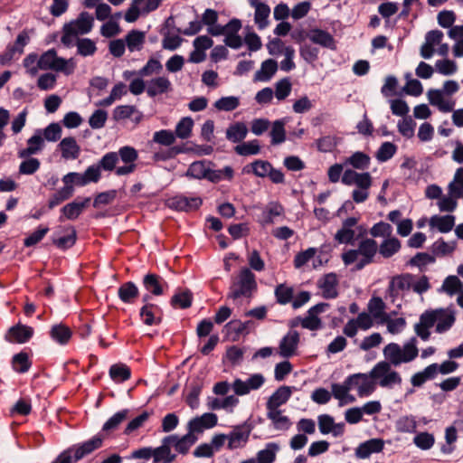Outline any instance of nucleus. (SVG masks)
Masks as SVG:
<instances>
[{
  "instance_id": "nucleus-22",
  "label": "nucleus",
  "mask_w": 463,
  "mask_h": 463,
  "mask_svg": "<svg viewBox=\"0 0 463 463\" xmlns=\"http://www.w3.org/2000/svg\"><path fill=\"white\" fill-rule=\"evenodd\" d=\"M427 95L430 104L437 107L439 111L444 113L453 111L455 101L446 98L440 90H430Z\"/></svg>"
},
{
  "instance_id": "nucleus-50",
  "label": "nucleus",
  "mask_w": 463,
  "mask_h": 463,
  "mask_svg": "<svg viewBox=\"0 0 463 463\" xmlns=\"http://www.w3.org/2000/svg\"><path fill=\"white\" fill-rule=\"evenodd\" d=\"M146 35L143 32L132 30L126 35L125 43L128 51H140L145 43Z\"/></svg>"
},
{
  "instance_id": "nucleus-51",
  "label": "nucleus",
  "mask_w": 463,
  "mask_h": 463,
  "mask_svg": "<svg viewBox=\"0 0 463 463\" xmlns=\"http://www.w3.org/2000/svg\"><path fill=\"white\" fill-rule=\"evenodd\" d=\"M193 294L189 289L175 292L171 298V306L175 308L185 309L192 306Z\"/></svg>"
},
{
  "instance_id": "nucleus-63",
  "label": "nucleus",
  "mask_w": 463,
  "mask_h": 463,
  "mask_svg": "<svg viewBox=\"0 0 463 463\" xmlns=\"http://www.w3.org/2000/svg\"><path fill=\"white\" fill-rule=\"evenodd\" d=\"M448 190L450 195L463 196V167L456 170L453 180L449 184Z\"/></svg>"
},
{
  "instance_id": "nucleus-19",
  "label": "nucleus",
  "mask_w": 463,
  "mask_h": 463,
  "mask_svg": "<svg viewBox=\"0 0 463 463\" xmlns=\"http://www.w3.org/2000/svg\"><path fill=\"white\" fill-rule=\"evenodd\" d=\"M250 430L245 426H236L229 434H227L229 449L242 448L249 440Z\"/></svg>"
},
{
  "instance_id": "nucleus-3",
  "label": "nucleus",
  "mask_w": 463,
  "mask_h": 463,
  "mask_svg": "<svg viewBox=\"0 0 463 463\" xmlns=\"http://www.w3.org/2000/svg\"><path fill=\"white\" fill-rule=\"evenodd\" d=\"M378 253V243L373 238H361L357 249H351L342 253L341 258L345 266L355 263V269L361 270L373 263Z\"/></svg>"
},
{
  "instance_id": "nucleus-57",
  "label": "nucleus",
  "mask_w": 463,
  "mask_h": 463,
  "mask_svg": "<svg viewBox=\"0 0 463 463\" xmlns=\"http://www.w3.org/2000/svg\"><path fill=\"white\" fill-rule=\"evenodd\" d=\"M411 286V275H401L394 277L389 285L392 295H397L400 291L408 290Z\"/></svg>"
},
{
  "instance_id": "nucleus-21",
  "label": "nucleus",
  "mask_w": 463,
  "mask_h": 463,
  "mask_svg": "<svg viewBox=\"0 0 463 463\" xmlns=\"http://www.w3.org/2000/svg\"><path fill=\"white\" fill-rule=\"evenodd\" d=\"M307 38L313 43L320 45L323 48L330 50L336 48L333 35L325 30L318 28L311 29L307 33Z\"/></svg>"
},
{
  "instance_id": "nucleus-40",
  "label": "nucleus",
  "mask_w": 463,
  "mask_h": 463,
  "mask_svg": "<svg viewBox=\"0 0 463 463\" xmlns=\"http://www.w3.org/2000/svg\"><path fill=\"white\" fill-rule=\"evenodd\" d=\"M430 228L437 229L442 233L450 232L455 225L454 215H433L429 221Z\"/></svg>"
},
{
  "instance_id": "nucleus-17",
  "label": "nucleus",
  "mask_w": 463,
  "mask_h": 463,
  "mask_svg": "<svg viewBox=\"0 0 463 463\" xmlns=\"http://www.w3.org/2000/svg\"><path fill=\"white\" fill-rule=\"evenodd\" d=\"M218 417L212 412L203 413L201 416L193 418L188 421L187 430L193 435L198 436L203 433L205 430H209L217 425Z\"/></svg>"
},
{
  "instance_id": "nucleus-47",
  "label": "nucleus",
  "mask_w": 463,
  "mask_h": 463,
  "mask_svg": "<svg viewBox=\"0 0 463 463\" xmlns=\"http://www.w3.org/2000/svg\"><path fill=\"white\" fill-rule=\"evenodd\" d=\"M344 165H351L354 169L364 171L371 165V157L367 154L358 151L347 157Z\"/></svg>"
},
{
  "instance_id": "nucleus-26",
  "label": "nucleus",
  "mask_w": 463,
  "mask_h": 463,
  "mask_svg": "<svg viewBox=\"0 0 463 463\" xmlns=\"http://www.w3.org/2000/svg\"><path fill=\"white\" fill-rule=\"evenodd\" d=\"M299 343V335L297 331H289L279 343V354L288 358L296 354Z\"/></svg>"
},
{
  "instance_id": "nucleus-34",
  "label": "nucleus",
  "mask_w": 463,
  "mask_h": 463,
  "mask_svg": "<svg viewBox=\"0 0 463 463\" xmlns=\"http://www.w3.org/2000/svg\"><path fill=\"white\" fill-rule=\"evenodd\" d=\"M118 163V155L117 152L106 153L98 163L90 165L95 169H98L99 181L101 178V171L113 172L116 174L117 166Z\"/></svg>"
},
{
  "instance_id": "nucleus-32",
  "label": "nucleus",
  "mask_w": 463,
  "mask_h": 463,
  "mask_svg": "<svg viewBox=\"0 0 463 463\" xmlns=\"http://www.w3.org/2000/svg\"><path fill=\"white\" fill-rule=\"evenodd\" d=\"M384 442L381 439H371L361 443L355 449V456L359 458H367L373 453H379L383 449Z\"/></svg>"
},
{
  "instance_id": "nucleus-1",
  "label": "nucleus",
  "mask_w": 463,
  "mask_h": 463,
  "mask_svg": "<svg viewBox=\"0 0 463 463\" xmlns=\"http://www.w3.org/2000/svg\"><path fill=\"white\" fill-rule=\"evenodd\" d=\"M385 360L378 362L371 370L375 385L385 389H393L402 383V375L392 367L413 361L419 354L416 337H411L402 346L390 343L383 350Z\"/></svg>"
},
{
  "instance_id": "nucleus-54",
  "label": "nucleus",
  "mask_w": 463,
  "mask_h": 463,
  "mask_svg": "<svg viewBox=\"0 0 463 463\" xmlns=\"http://www.w3.org/2000/svg\"><path fill=\"white\" fill-rule=\"evenodd\" d=\"M241 27V24L240 20L238 19H232L226 25L224 26H216L213 28H207L208 33L213 36H218V35H228V33H235L240 31Z\"/></svg>"
},
{
  "instance_id": "nucleus-56",
  "label": "nucleus",
  "mask_w": 463,
  "mask_h": 463,
  "mask_svg": "<svg viewBox=\"0 0 463 463\" xmlns=\"http://www.w3.org/2000/svg\"><path fill=\"white\" fill-rule=\"evenodd\" d=\"M279 447L274 442H269L264 449L260 450L256 456L257 463H273L276 459Z\"/></svg>"
},
{
  "instance_id": "nucleus-13",
  "label": "nucleus",
  "mask_w": 463,
  "mask_h": 463,
  "mask_svg": "<svg viewBox=\"0 0 463 463\" xmlns=\"http://www.w3.org/2000/svg\"><path fill=\"white\" fill-rule=\"evenodd\" d=\"M265 381V377L261 373H253L247 380L236 378L232 383V389L236 395L243 396L260 389Z\"/></svg>"
},
{
  "instance_id": "nucleus-10",
  "label": "nucleus",
  "mask_w": 463,
  "mask_h": 463,
  "mask_svg": "<svg viewBox=\"0 0 463 463\" xmlns=\"http://www.w3.org/2000/svg\"><path fill=\"white\" fill-rule=\"evenodd\" d=\"M328 303H318L311 307L306 313L305 317L298 318V325L302 328L310 331H318L324 328V323L319 315L326 312L329 308Z\"/></svg>"
},
{
  "instance_id": "nucleus-28",
  "label": "nucleus",
  "mask_w": 463,
  "mask_h": 463,
  "mask_svg": "<svg viewBox=\"0 0 463 463\" xmlns=\"http://www.w3.org/2000/svg\"><path fill=\"white\" fill-rule=\"evenodd\" d=\"M44 147V138L42 137V131L37 130L27 140V146L18 152L20 158H27L33 155H36L41 152Z\"/></svg>"
},
{
  "instance_id": "nucleus-39",
  "label": "nucleus",
  "mask_w": 463,
  "mask_h": 463,
  "mask_svg": "<svg viewBox=\"0 0 463 463\" xmlns=\"http://www.w3.org/2000/svg\"><path fill=\"white\" fill-rule=\"evenodd\" d=\"M250 6L254 7V22L259 30L268 27L269 22L270 8L265 3H251Z\"/></svg>"
},
{
  "instance_id": "nucleus-31",
  "label": "nucleus",
  "mask_w": 463,
  "mask_h": 463,
  "mask_svg": "<svg viewBox=\"0 0 463 463\" xmlns=\"http://www.w3.org/2000/svg\"><path fill=\"white\" fill-rule=\"evenodd\" d=\"M143 285L146 290L154 296H161L167 288V283L156 274H147L143 279Z\"/></svg>"
},
{
  "instance_id": "nucleus-16",
  "label": "nucleus",
  "mask_w": 463,
  "mask_h": 463,
  "mask_svg": "<svg viewBox=\"0 0 463 463\" xmlns=\"http://www.w3.org/2000/svg\"><path fill=\"white\" fill-rule=\"evenodd\" d=\"M77 240V232L73 226H59L54 232L52 241L61 250L71 248Z\"/></svg>"
},
{
  "instance_id": "nucleus-48",
  "label": "nucleus",
  "mask_w": 463,
  "mask_h": 463,
  "mask_svg": "<svg viewBox=\"0 0 463 463\" xmlns=\"http://www.w3.org/2000/svg\"><path fill=\"white\" fill-rule=\"evenodd\" d=\"M139 290L137 287L131 281L123 283L118 291L120 300L127 304H133L138 297Z\"/></svg>"
},
{
  "instance_id": "nucleus-14",
  "label": "nucleus",
  "mask_w": 463,
  "mask_h": 463,
  "mask_svg": "<svg viewBox=\"0 0 463 463\" xmlns=\"http://www.w3.org/2000/svg\"><path fill=\"white\" fill-rule=\"evenodd\" d=\"M62 182L66 186L70 187H73V185L85 186L90 183H98V169L90 165L82 174L77 172L68 173L62 177Z\"/></svg>"
},
{
  "instance_id": "nucleus-35",
  "label": "nucleus",
  "mask_w": 463,
  "mask_h": 463,
  "mask_svg": "<svg viewBox=\"0 0 463 463\" xmlns=\"http://www.w3.org/2000/svg\"><path fill=\"white\" fill-rule=\"evenodd\" d=\"M103 443V437L100 434L93 436L90 439L80 444L74 445L76 458H83L96 449H99Z\"/></svg>"
},
{
  "instance_id": "nucleus-18",
  "label": "nucleus",
  "mask_w": 463,
  "mask_h": 463,
  "mask_svg": "<svg viewBox=\"0 0 463 463\" xmlns=\"http://www.w3.org/2000/svg\"><path fill=\"white\" fill-rule=\"evenodd\" d=\"M338 276L334 272L327 273L317 280V288L326 299H334L338 297Z\"/></svg>"
},
{
  "instance_id": "nucleus-4",
  "label": "nucleus",
  "mask_w": 463,
  "mask_h": 463,
  "mask_svg": "<svg viewBox=\"0 0 463 463\" xmlns=\"http://www.w3.org/2000/svg\"><path fill=\"white\" fill-rule=\"evenodd\" d=\"M342 183L345 185L356 186L352 192V199L356 203H362L369 197L373 177L369 172H356L354 169H346L343 173Z\"/></svg>"
},
{
  "instance_id": "nucleus-29",
  "label": "nucleus",
  "mask_w": 463,
  "mask_h": 463,
  "mask_svg": "<svg viewBox=\"0 0 463 463\" xmlns=\"http://www.w3.org/2000/svg\"><path fill=\"white\" fill-rule=\"evenodd\" d=\"M292 394V389L289 386L279 387L269 398L266 403L267 410H279V408L285 404Z\"/></svg>"
},
{
  "instance_id": "nucleus-59",
  "label": "nucleus",
  "mask_w": 463,
  "mask_h": 463,
  "mask_svg": "<svg viewBox=\"0 0 463 463\" xmlns=\"http://www.w3.org/2000/svg\"><path fill=\"white\" fill-rule=\"evenodd\" d=\"M267 417L277 430H288L291 425L288 417L282 415L280 410H267Z\"/></svg>"
},
{
  "instance_id": "nucleus-20",
  "label": "nucleus",
  "mask_w": 463,
  "mask_h": 463,
  "mask_svg": "<svg viewBox=\"0 0 463 463\" xmlns=\"http://www.w3.org/2000/svg\"><path fill=\"white\" fill-rule=\"evenodd\" d=\"M171 446L175 449L176 452L185 455L188 453L192 446L198 440V436L193 435L187 430V433L182 437L177 435L167 436Z\"/></svg>"
},
{
  "instance_id": "nucleus-27",
  "label": "nucleus",
  "mask_w": 463,
  "mask_h": 463,
  "mask_svg": "<svg viewBox=\"0 0 463 463\" xmlns=\"http://www.w3.org/2000/svg\"><path fill=\"white\" fill-rule=\"evenodd\" d=\"M171 90L172 83L165 76L153 78L147 82L146 93L151 98L167 93Z\"/></svg>"
},
{
  "instance_id": "nucleus-6",
  "label": "nucleus",
  "mask_w": 463,
  "mask_h": 463,
  "mask_svg": "<svg viewBox=\"0 0 463 463\" xmlns=\"http://www.w3.org/2000/svg\"><path fill=\"white\" fill-rule=\"evenodd\" d=\"M256 290L257 282L254 273L250 269L243 268L233 280L229 297L232 299L250 298Z\"/></svg>"
},
{
  "instance_id": "nucleus-53",
  "label": "nucleus",
  "mask_w": 463,
  "mask_h": 463,
  "mask_svg": "<svg viewBox=\"0 0 463 463\" xmlns=\"http://www.w3.org/2000/svg\"><path fill=\"white\" fill-rule=\"evenodd\" d=\"M239 404V399L235 395H229L222 399H213L209 406L212 410H225L232 412L233 409Z\"/></svg>"
},
{
  "instance_id": "nucleus-36",
  "label": "nucleus",
  "mask_w": 463,
  "mask_h": 463,
  "mask_svg": "<svg viewBox=\"0 0 463 463\" xmlns=\"http://www.w3.org/2000/svg\"><path fill=\"white\" fill-rule=\"evenodd\" d=\"M385 309L386 304L380 297H373L367 304V313L370 314L373 320H375L379 325L381 321L385 319L389 315Z\"/></svg>"
},
{
  "instance_id": "nucleus-24",
  "label": "nucleus",
  "mask_w": 463,
  "mask_h": 463,
  "mask_svg": "<svg viewBox=\"0 0 463 463\" xmlns=\"http://www.w3.org/2000/svg\"><path fill=\"white\" fill-rule=\"evenodd\" d=\"M33 335V327L18 324L8 330L5 337L11 343L24 344L28 342Z\"/></svg>"
},
{
  "instance_id": "nucleus-42",
  "label": "nucleus",
  "mask_w": 463,
  "mask_h": 463,
  "mask_svg": "<svg viewBox=\"0 0 463 463\" xmlns=\"http://www.w3.org/2000/svg\"><path fill=\"white\" fill-rule=\"evenodd\" d=\"M51 338L61 345H67L72 337L71 329L64 324H56L50 330Z\"/></svg>"
},
{
  "instance_id": "nucleus-52",
  "label": "nucleus",
  "mask_w": 463,
  "mask_h": 463,
  "mask_svg": "<svg viewBox=\"0 0 463 463\" xmlns=\"http://www.w3.org/2000/svg\"><path fill=\"white\" fill-rule=\"evenodd\" d=\"M109 376L115 383H124L130 378L131 370L124 364H115L109 368Z\"/></svg>"
},
{
  "instance_id": "nucleus-11",
  "label": "nucleus",
  "mask_w": 463,
  "mask_h": 463,
  "mask_svg": "<svg viewBox=\"0 0 463 463\" xmlns=\"http://www.w3.org/2000/svg\"><path fill=\"white\" fill-rule=\"evenodd\" d=\"M347 383L352 389H356L359 397H367L371 395L375 388V383L369 373H354L347 377Z\"/></svg>"
},
{
  "instance_id": "nucleus-38",
  "label": "nucleus",
  "mask_w": 463,
  "mask_h": 463,
  "mask_svg": "<svg viewBox=\"0 0 463 463\" xmlns=\"http://www.w3.org/2000/svg\"><path fill=\"white\" fill-rule=\"evenodd\" d=\"M352 390L350 384L347 383V378L345 382L340 383H333L331 386V394L339 401L340 405H345L349 402H354L355 398L349 395V392Z\"/></svg>"
},
{
  "instance_id": "nucleus-15",
  "label": "nucleus",
  "mask_w": 463,
  "mask_h": 463,
  "mask_svg": "<svg viewBox=\"0 0 463 463\" xmlns=\"http://www.w3.org/2000/svg\"><path fill=\"white\" fill-rule=\"evenodd\" d=\"M373 326V320L367 312H361L354 318L349 319L343 327V333L347 337L353 338L359 330L367 331Z\"/></svg>"
},
{
  "instance_id": "nucleus-25",
  "label": "nucleus",
  "mask_w": 463,
  "mask_h": 463,
  "mask_svg": "<svg viewBox=\"0 0 463 463\" xmlns=\"http://www.w3.org/2000/svg\"><path fill=\"white\" fill-rule=\"evenodd\" d=\"M213 163L208 160H200L192 163L186 173L185 176L193 179H209L211 166H213Z\"/></svg>"
},
{
  "instance_id": "nucleus-2",
  "label": "nucleus",
  "mask_w": 463,
  "mask_h": 463,
  "mask_svg": "<svg viewBox=\"0 0 463 463\" xmlns=\"http://www.w3.org/2000/svg\"><path fill=\"white\" fill-rule=\"evenodd\" d=\"M455 320V312L450 307L427 309L414 325V331L421 340L427 341L430 337L431 327L435 326V331L443 334L453 326Z\"/></svg>"
},
{
  "instance_id": "nucleus-33",
  "label": "nucleus",
  "mask_w": 463,
  "mask_h": 463,
  "mask_svg": "<svg viewBox=\"0 0 463 463\" xmlns=\"http://www.w3.org/2000/svg\"><path fill=\"white\" fill-rule=\"evenodd\" d=\"M169 439L167 436L165 437L161 446L153 449L154 463H172L175 459V455L171 452L172 446Z\"/></svg>"
},
{
  "instance_id": "nucleus-9",
  "label": "nucleus",
  "mask_w": 463,
  "mask_h": 463,
  "mask_svg": "<svg viewBox=\"0 0 463 463\" xmlns=\"http://www.w3.org/2000/svg\"><path fill=\"white\" fill-rule=\"evenodd\" d=\"M245 174H253L257 177H269L273 184H283L285 176L281 170L274 168L273 165L266 160L257 159L243 167Z\"/></svg>"
},
{
  "instance_id": "nucleus-37",
  "label": "nucleus",
  "mask_w": 463,
  "mask_h": 463,
  "mask_svg": "<svg viewBox=\"0 0 463 463\" xmlns=\"http://www.w3.org/2000/svg\"><path fill=\"white\" fill-rule=\"evenodd\" d=\"M401 248V241L394 236H391L383 239L378 245V253L384 259H390L398 253Z\"/></svg>"
},
{
  "instance_id": "nucleus-55",
  "label": "nucleus",
  "mask_w": 463,
  "mask_h": 463,
  "mask_svg": "<svg viewBox=\"0 0 463 463\" xmlns=\"http://www.w3.org/2000/svg\"><path fill=\"white\" fill-rule=\"evenodd\" d=\"M395 312L389 314L387 317L381 321L380 325H386L387 331L392 335H397L402 333L406 327L407 322L404 317L392 318V315H395Z\"/></svg>"
},
{
  "instance_id": "nucleus-5",
  "label": "nucleus",
  "mask_w": 463,
  "mask_h": 463,
  "mask_svg": "<svg viewBox=\"0 0 463 463\" xmlns=\"http://www.w3.org/2000/svg\"><path fill=\"white\" fill-rule=\"evenodd\" d=\"M359 221L360 215L344 219L334 240L339 244L354 245L355 241L364 238L367 234V230L364 225L359 224Z\"/></svg>"
},
{
  "instance_id": "nucleus-12",
  "label": "nucleus",
  "mask_w": 463,
  "mask_h": 463,
  "mask_svg": "<svg viewBox=\"0 0 463 463\" xmlns=\"http://www.w3.org/2000/svg\"><path fill=\"white\" fill-rule=\"evenodd\" d=\"M118 155V160L120 159L123 165H120L116 170V175L123 176L128 175L136 171L137 165L136 161L138 158L137 151L129 146H124L117 152Z\"/></svg>"
},
{
  "instance_id": "nucleus-62",
  "label": "nucleus",
  "mask_w": 463,
  "mask_h": 463,
  "mask_svg": "<svg viewBox=\"0 0 463 463\" xmlns=\"http://www.w3.org/2000/svg\"><path fill=\"white\" fill-rule=\"evenodd\" d=\"M398 432L412 433L415 432L417 428V420L413 415H405L400 417L395 423Z\"/></svg>"
},
{
  "instance_id": "nucleus-61",
  "label": "nucleus",
  "mask_w": 463,
  "mask_h": 463,
  "mask_svg": "<svg viewBox=\"0 0 463 463\" xmlns=\"http://www.w3.org/2000/svg\"><path fill=\"white\" fill-rule=\"evenodd\" d=\"M285 120L278 119L272 123L270 137L272 145H279L286 140Z\"/></svg>"
},
{
  "instance_id": "nucleus-7",
  "label": "nucleus",
  "mask_w": 463,
  "mask_h": 463,
  "mask_svg": "<svg viewBox=\"0 0 463 463\" xmlns=\"http://www.w3.org/2000/svg\"><path fill=\"white\" fill-rule=\"evenodd\" d=\"M39 66L43 71L51 70L69 76L74 72L76 62L73 58L59 57L55 49H50L40 55Z\"/></svg>"
},
{
  "instance_id": "nucleus-46",
  "label": "nucleus",
  "mask_w": 463,
  "mask_h": 463,
  "mask_svg": "<svg viewBox=\"0 0 463 463\" xmlns=\"http://www.w3.org/2000/svg\"><path fill=\"white\" fill-rule=\"evenodd\" d=\"M90 198H85L81 202L78 200L70 203L62 207L61 213L69 220H75L82 213V211L89 205Z\"/></svg>"
},
{
  "instance_id": "nucleus-58",
  "label": "nucleus",
  "mask_w": 463,
  "mask_h": 463,
  "mask_svg": "<svg viewBox=\"0 0 463 463\" xmlns=\"http://www.w3.org/2000/svg\"><path fill=\"white\" fill-rule=\"evenodd\" d=\"M233 177L234 170L230 165H226L222 169H213L211 167L208 181L213 184H217L222 181H232Z\"/></svg>"
},
{
  "instance_id": "nucleus-49",
  "label": "nucleus",
  "mask_w": 463,
  "mask_h": 463,
  "mask_svg": "<svg viewBox=\"0 0 463 463\" xmlns=\"http://www.w3.org/2000/svg\"><path fill=\"white\" fill-rule=\"evenodd\" d=\"M294 288L287 283H280L274 289L276 301L279 305L289 304L293 300Z\"/></svg>"
},
{
  "instance_id": "nucleus-23",
  "label": "nucleus",
  "mask_w": 463,
  "mask_h": 463,
  "mask_svg": "<svg viewBox=\"0 0 463 463\" xmlns=\"http://www.w3.org/2000/svg\"><path fill=\"white\" fill-rule=\"evenodd\" d=\"M203 201L200 197H187L184 195H176L169 199L170 207L178 211H194L198 209Z\"/></svg>"
},
{
  "instance_id": "nucleus-60",
  "label": "nucleus",
  "mask_w": 463,
  "mask_h": 463,
  "mask_svg": "<svg viewBox=\"0 0 463 463\" xmlns=\"http://www.w3.org/2000/svg\"><path fill=\"white\" fill-rule=\"evenodd\" d=\"M236 154L248 156L258 155L260 151V146L259 140L253 139L248 142H242L234 147Z\"/></svg>"
},
{
  "instance_id": "nucleus-45",
  "label": "nucleus",
  "mask_w": 463,
  "mask_h": 463,
  "mask_svg": "<svg viewBox=\"0 0 463 463\" xmlns=\"http://www.w3.org/2000/svg\"><path fill=\"white\" fill-rule=\"evenodd\" d=\"M278 70V63L272 59L264 61L254 75L255 81H269Z\"/></svg>"
},
{
  "instance_id": "nucleus-41",
  "label": "nucleus",
  "mask_w": 463,
  "mask_h": 463,
  "mask_svg": "<svg viewBox=\"0 0 463 463\" xmlns=\"http://www.w3.org/2000/svg\"><path fill=\"white\" fill-rule=\"evenodd\" d=\"M251 321L242 322L241 320H232L225 325L228 335L233 341L238 340L241 335L249 334L252 326Z\"/></svg>"
},
{
  "instance_id": "nucleus-64",
  "label": "nucleus",
  "mask_w": 463,
  "mask_h": 463,
  "mask_svg": "<svg viewBox=\"0 0 463 463\" xmlns=\"http://www.w3.org/2000/svg\"><path fill=\"white\" fill-rule=\"evenodd\" d=\"M392 226L388 222H379L374 223L369 230V233L373 239L374 238H389L392 236Z\"/></svg>"
},
{
  "instance_id": "nucleus-43",
  "label": "nucleus",
  "mask_w": 463,
  "mask_h": 463,
  "mask_svg": "<svg viewBox=\"0 0 463 463\" xmlns=\"http://www.w3.org/2000/svg\"><path fill=\"white\" fill-rule=\"evenodd\" d=\"M140 317L143 323L147 326L159 324L161 321L159 307L146 303L140 309Z\"/></svg>"
},
{
  "instance_id": "nucleus-30",
  "label": "nucleus",
  "mask_w": 463,
  "mask_h": 463,
  "mask_svg": "<svg viewBox=\"0 0 463 463\" xmlns=\"http://www.w3.org/2000/svg\"><path fill=\"white\" fill-rule=\"evenodd\" d=\"M59 147L61 157L65 160H75L80 155V146L73 137L62 138L59 144Z\"/></svg>"
},
{
  "instance_id": "nucleus-44",
  "label": "nucleus",
  "mask_w": 463,
  "mask_h": 463,
  "mask_svg": "<svg viewBox=\"0 0 463 463\" xmlns=\"http://www.w3.org/2000/svg\"><path fill=\"white\" fill-rule=\"evenodd\" d=\"M248 132L244 122H235L227 128L226 138L232 143H240L247 137Z\"/></svg>"
},
{
  "instance_id": "nucleus-8",
  "label": "nucleus",
  "mask_w": 463,
  "mask_h": 463,
  "mask_svg": "<svg viewBox=\"0 0 463 463\" xmlns=\"http://www.w3.org/2000/svg\"><path fill=\"white\" fill-rule=\"evenodd\" d=\"M93 22L94 18L90 14L80 13L77 19L63 26L61 43L66 46L71 45L78 35L86 34L91 31Z\"/></svg>"
}]
</instances>
